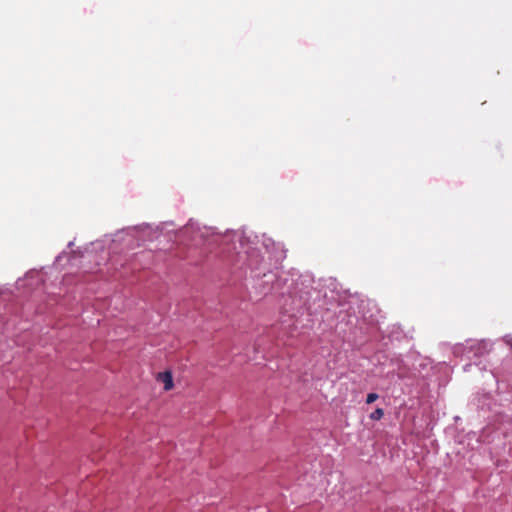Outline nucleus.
Returning <instances> with one entry per match:
<instances>
[{"mask_svg": "<svg viewBox=\"0 0 512 512\" xmlns=\"http://www.w3.org/2000/svg\"><path fill=\"white\" fill-rule=\"evenodd\" d=\"M157 379L164 384L165 391H169L173 388V377L171 372H161L158 374Z\"/></svg>", "mask_w": 512, "mask_h": 512, "instance_id": "nucleus-1", "label": "nucleus"}, {"mask_svg": "<svg viewBox=\"0 0 512 512\" xmlns=\"http://www.w3.org/2000/svg\"><path fill=\"white\" fill-rule=\"evenodd\" d=\"M384 415V411L382 408H377L374 412L370 414V418L372 420H380Z\"/></svg>", "mask_w": 512, "mask_h": 512, "instance_id": "nucleus-2", "label": "nucleus"}, {"mask_svg": "<svg viewBox=\"0 0 512 512\" xmlns=\"http://www.w3.org/2000/svg\"><path fill=\"white\" fill-rule=\"evenodd\" d=\"M378 397L379 396L376 393H369L366 398V403L371 404V403L375 402L378 399Z\"/></svg>", "mask_w": 512, "mask_h": 512, "instance_id": "nucleus-3", "label": "nucleus"}]
</instances>
